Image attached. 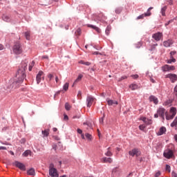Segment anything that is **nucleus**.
I'll return each mask as SVG.
<instances>
[{
    "mask_svg": "<svg viewBox=\"0 0 177 177\" xmlns=\"http://www.w3.org/2000/svg\"><path fill=\"white\" fill-rule=\"evenodd\" d=\"M27 63L28 62H21V67L16 74V77L18 79V80L15 81L14 79L10 80L7 86V89L12 91V89H16V88H19V84H21L26 77V70H27L28 66Z\"/></svg>",
    "mask_w": 177,
    "mask_h": 177,
    "instance_id": "f257e3e1",
    "label": "nucleus"
},
{
    "mask_svg": "<svg viewBox=\"0 0 177 177\" xmlns=\"http://www.w3.org/2000/svg\"><path fill=\"white\" fill-rule=\"evenodd\" d=\"M12 50L15 55H21V53H23L21 44H20V43H16L13 46Z\"/></svg>",
    "mask_w": 177,
    "mask_h": 177,
    "instance_id": "f03ea898",
    "label": "nucleus"
},
{
    "mask_svg": "<svg viewBox=\"0 0 177 177\" xmlns=\"http://www.w3.org/2000/svg\"><path fill=\"white\" fill-rule=\"evenodd\" d=\"M49 175L51 177H59V173L57 172V169L53 167V165H50L49 167Z\"/></svg>",
    "mask_w": 177,
    "mask_h": 177,
    "instance_id": "7ed1b4c3",
    "label": "nucleus"
},
{
    "mask_svg": "<svg viewBox=\"0 0 177 177\" xmlns=\"http://www.w3.org/2000/svg\"><path fill=\"white\" fill-rule=\"evenodd\" d=\"M42 80L43 81L45 80V75H44V72L42 71H39L36 76L37 84H40Z\"/></svg>",
    "mask_w": 177,
    "mask_h": 177,
    "instance_id": "20e7f679",
    "label": "nucleus"
},
{
    "mask_svg": "<svg viewBox=\"0 0 177 177\" xmlns=\"http://www.w3.org/2000/svg\"><path fill=\"white\" fill-rule=\"evenodd\" d=\"M163 156L165 158L169 160V158H172V157H174V151L171 149H167L164 151Z\"/></svg>",
    "mask_w": 177,
    "mask_h": 177,
    "instance_id": "39448f33",
    "label": "nucleus"
},
{
    "mask_svg": "<svg viewBox=\"0 0 177 177\" xmlns=\"http://www.w3.org/2000/svg\"><path fill=\"white\" fill-rule=\"evenodd\" d=\"M96 99L92 97L91 95H88L86 97V106L87 107H91L93 103H95Z\"/></svg>",
    "mask_w": 177,
    "mask_h": 177,
    "instance_id": "423d86ee",
    "label": "nucleus"
},
{
    "mask_svg": "<svg viewBox=\"0 0 177 177\" xmlns=\"http://www.w3.org/2000/svg\"><path fill=\"white\" fill-rule=\"evenodd\" d=\"M165 78H169L171 82H172L173 84H174V82L177 81V75H176V74H174V73H169V74L166 75Z\"/></svg>",
    "mask_w": 177,
    "mask_h": 177,
    "instance_id": "0eeeda50",
    "label": "nucleus"
},
{
    "mask_svg": "<svg viewBox=\"0 0 177 177\" xmlns=\"http://www.w3.org/2000/svg\"><path fill=\"white\" fill-rule=\"evenodd\" d=\"M166 120H172L176 115V111H167L165 113Z\"/></svg>",
    "mask_w": 177,
    "mask_h": 177,
    "instance_id": "6e6552de",
    "label": "nucleus"
},
{
    "mask_svg": "<svg viewBox=\"0 0 177 177\" xmlns=\"http://www.w3.org/2000/svg\"><path fill=\"white\" fill-rule=\"evenodd\" d=\"M151 9H153V7H150L148 10H147V12L142 14L140 16H138L137 17L138 20H140V19H144L145 17H147V16H151V12H150L151 10Z\"/></svg>",
    "mask_w": 177,
    "mask_h": 177,
    "instance_id": "1a4fd4ad",
    "label": "nucleus"
},
{
    "mask_svg": "<svg viewBox=\"0 0 177 177\" xmlns=\"http://www.w3.org/2000/svg\"><path fill=\"white\" fill-rule=\"evenodd\" d=\"M162 70L164 72L174 71V70H175V67L174 66H169L168 64H166V65L162 66Z\"/></svg>",
    "mask_w": 177,
    "mask_h": 177,
    "instance_id": "9d476101",
    "label": "nucleus"
},
{
    "mask_svg": "<svg viewBox=\"0 0 177 177\" xmlns=\"http://www.w3.org/2000/svg\"><path fill=\"white\" fill-rule=\"evenodd\" d=\"M152 38L155 39V41H160L161 39L162 38V33L160 32H156L152 35Z\"/></svg>",
    "mask_w": 177,
    "mask_h": 177,
    "instance_id": "9b49d317",
    "label": "nucleus"
},
{
    "mask_svg": "<svg viewBox=\"0 0 177 177\" xmlns=\"http://www.w3.org/2000/svg\"><path fill=\"white\" fill-rule=\"evenodd\" d=\"M140 120L143 121L147 125H151L153 123L151 119H147V118L143 116L140 117Z\"/></svg>",
    "mask_w": 177,
    "mask_h": 177,
    "instance_id": "f8f14e48",
    "label": "nucleus"
},
{
    "mask_svg": "<svg viewBox=\"0 0 177 177\" xmlns=\"http://www.w3.org/2000/svg\"><path fill=\"white\" fill-rule=\"evenodd\" d=\"M15 167H17V168H19L21 171H26V166L24 165V164L16 161L15 162Z\"/></svg>",
    "mask_w": 177,
    "mask_h": 177,
    "instance_id": "ddd939ff",
    "label": "nucleus"
},
{
    "mask_svg": "<svg viewBox=\"0 0 177 177\" xmlns=\"http://www.w3.org/2000/svg\"><path fill=\"white\" fill-rule=\"evenodd\" d=\"M129 156H131V157H135V156L138 157V156H139V149H133L129 151Z\"/></svg>",
    "mask_w": 177,
    "mask_h": 177,
    "instance_id": "4468645a",
    "label": "nucleus"
},
{
    "mask_svg": "<svg viewBox=\"0 0 177 177\" xmlns=\"http://www.w3.org/2000/svg\"><path fill=\"white\" fill-rule=\"evenodd\" d=\"M108 106H117L118 104V101L113 100L110 99L106 100Z\"/></svg>",
    "mask_w": 177,
    "mask_h": 177,
    "instance_id": "2eb2a0df",
    "label": "nucleus"
},
{
    "mask_svg": "<svg viewBox=\"0 0 177 177\" xmlns=\"http://www.w3.org/2000/svg\"><path fill=\"white\" fill-rule=\"evenodd\" d=\"M101 162L103 163L111 164V162H113V159L111 158L104 157V158H101Z\"/></svg>",
    "mask_w": 177,
    "mask_h": 177,
    "instance_id": "dca6fc26",
    "label": "nucleus"
},
{
    "mask_svg": "<svg viewBox=\"0 0 177 177\" xmlns=\"http://www.w3.org/2000/svg\"><path fill=\"white\" fill-rule=\"evenodd\" d=\"M98 20H100V21H104V20H107V17L105 16L103 12H100L98 16Z\"/></svg>",
    "mask_w": 177,
    "mask_h": 177,
    "instance_id": "f3484780",
    "label": "nucleus"
},
{
    "mask_svg": "<svg viewBox=\"0 0 177 177\" xmlns=\"http://www.w3.org/2000/svg\"><path fill=\"white\" fill-rule=\"evenodd\" d=\"M149 101L153 102V103H154V104H158V98H157V97H156L154 95H151L149 97Z\"/></svg>",
    "mask_w": 177,
    "mask_h": 177,
    "instance_id": "a211bd4d",
    "label": "nucleus"
},
{
    "mask_svg": "<svg viewBox=\"0 0 177 177\" xmlns=\"http://www.w3.org/2000/svg\"><path fill=\"white\" fill-rule=\"evenodd\" d=\"M172 44H174V41L171 39H168L167 41H165L163 42V46H165V48H169Z\"/></svg>",
    "mask_w": 177,
    "mask_h": 177,
    "instance_id": "6ab92c4d",
    "label": "nucleus"
},
{
    "mask_svg": "<svg viewBox=\"0 0 177 177\" xmlns=\"http://www.w3.org/2000/svg\"><path fill=\"white\" fill-rule=\"evenodd\" d=\"M167 132V129L165 127H162L160 129L159 131L158 132V135L160 136L161 135H164Z\"/></svg>",
    "mask_w": 177,
    "mask_h": 177,
    "instance_id": "aec40b11",
    "label": "nucleus"
},
{
    "mask_svg": "<svg viewBox=\"0 0 177 177\" xmlns=\"http://www.w3.org/2000/svg\"><path fill=\"white\" fill-rule=\"evenodd\" d=\"M27 174L31 176H35V169L34 168H30L29 170H28Z\"/></svg>",
    "mask_w": 177,
    "mask_h": 177,
    "instance_id": "412c9836",
    "label": "nucleus"
},
{
    "mask_svg": "<svg viewBox=\"0 0 177 177\" xmlns=\"http://www.w3.org/2000/svg\"><path fill=\"white\" fill-rule=\"evenodd\" d=\"M88 27H89L90 28H93V30H95V31H97V32H100V28H99L97 26H93V25H87Z\"/></svg>",
    "mask_w": 177,
    "mask_h": 177,
    "instance_id": "4be33fe9",
    "label": "nucleus"
},
{
    "mask_svg": "<svg viewBox=\"0 0 177 177\" xmlns=\"http://www.w3.org/2000/svg\"><path fill=\"white\" fill-rule=\"evenodd\" d=\"M138 86L137 84H133L129 86V88L131 89V91H135L138 89Z\"/></svg>",
    "mask_w": 177,
    "mask_h": 177,
    "instance_id": "5701e85b",
    "label": "nucleus"
},
{
    "mask_svg": "<svg viewBox=\"0 0 177 177\" xmlns=\"http://www.w3.org/2000/svg\"><path fill=\"white\" fill-rule=\"evenodd\" d=\"M68 86H69V84L68 82H66L64 84L63 86V90L65 91V92H67L68 91Z\"/></svg>",
    "mask_w": 177,
    "mask_h": 177,
    "instance_id": "b1692460",
    "label": "nucleus"
},
{
    "mask_svg": "<svg viewBox=\"0 0 177 177\" xmlns=\"http://www.w3.org/2000/svg\"><path fill=\"white\" fill-rule=\"evenodd\" d=\"M110 31H111V26H108L106 27V30H105V32H106V35H110Z\"/></svg>",
    "mask_w": 177,
    "mask_h": 177,
    "instance_id": "393cba45",
    "label": "nucleus"
},
{
    "mask_svg": "<svg viewBox=\"0 0 177 177\" xmlns=\"http://www.w3.org/2000/svg\"><path fill=\"white\" fill-rule=\"evenodd\" d=\"M82 80V75H80L75 80L73 85H75V84H77V82H80V81Z\"/></svg>",
    "mask_w": 177,
    "mask_h": 177,
    "instance_id": "a878e982",
    "label": "nucleus"
},
{
    "mask_svg": "<svg viewBox=\"0 0 177 177\" xmlns=\"http://www.w3.org/2000/svg\"><path fill=\"white\" fill-rule=\"evenodd\" d=\"M42 135H44V136H49V129H46L44 131H41Z\"/></svg>",
    "mask_w": 177,
    "mask_h": 177,
    "instance_id": "bb28decb",
    "label": "nucleus"
},
{
    "mask_svg": "<svg viewBox=\"0 0 177 177\" xmlns=\"http://www.w3.org/2000/svg\"><path fill=\"white\" fill-rule=\"evenodd\" d=\"M25 37L26 38V39L28 41H30V31H27L25 32Z\"/></svg>",
    "mask_w": 177,
    "mask_h": 177,
    "instance_id": "cd10ccee",
    "label": "nucleus"
},
{
    "mask_svg": "<svg viewBox=\"0 0 177 177\" xmlns=\"http://www.w3.org/2000/svg\"><path fill=\"white\" fill-rule=\"evenodd\" d=\"M2 19L4 21H10V17H9V16H8V15H3L2 17Z\"/></svg>",
    "mask_w": 177,
    "mask_h": 177,
    "instance_id": "c85d7f7f",
    "label": "nucleus"
},
{
    "mask_svg": "<svg viewBox=\"0 0 177 177\" xmlns=\"http://www.w3.org/2000/svg\"><path fill=\"white\" fill-rule=\"evenodd\" d=\"M83 125L84 127H88V128H92V123L89 122H86L83 123Z\"/></svg>",
    "mask_w": 177,
    "mask_h": 177,
    "instance_id": "c756f323",
    "label": "nucleus"
},
{
    "mask_svg": "<svg viewBox=\"0 0 177 177\" xmlns=\"http://www.w3.org/2000/svg\"><path fill=\"white\" fill-rule=\"evenodd\" d=\"M65 109H66V110H67V111H70V110L71 109V105H70V104H68V102H66L65 104Z\"/></svg>",
    "mask_w": 177,
    "mask_h": 177,
    "instance_id": "7c9ffc66",
    "label": "nucleus"
},
{
    "mask_svg": "<svg viewBox=\"0 0 177 177\" xmlns=\"http://www.w3.org/2000/svg\"><path fill=\"white\" fill-rule=\"evenodd\" d=\"M105 156H106L107 157H111V156H113V153L110 151V147L108 148V151L106 153H105Z\"/></svg>",
    "mask_w": 177,
    "mask_h": 177,
    "instance_id": "2f4dec72",
    "label": "nucleus"
},
{
    "mask_svg": "<svg viewBox=\"0 0 177 177\" xmlns=\"http://www.w3.org/2000/svg\"><path fill=\"white\" fill-rule=\"evenodd\" d=\"M85 136H86V139H88L89 141L92 140V139H93L92 135H91L88 133H86L85 134Z\"/></svg>",
    "mask_w": 177,
    "mask_h": 177,
    "instance_id": "473e14b6",
    "label": "nucleus"
},
{
    "mask_svg": "<svg viewBox=\"0 0 177 177\" xmlns=\"http://www.w3.org/2000/svg\"><path fill=\"white\" fill-rule=\"evenodd\" d=\"M31 153V151L26 150L25 152H24L23 156L24 157H28V155Z\"/></svg>",
    "mask_w": 177,
    "mask_h": 177,
    "instance_id": "72a5a7b5",
    "label": "nucleus"
},
{
    "mask_svg": "<svg viewBox=\"0 0 177 177\" xmlns=\"http://www.w3.org/2000/svg\"><path fill=\"white\" fill-rule=\"evenodd\" d=\"M167 10V6H164L161 9L162 16H165V11Z\"/></svg>",
    "mask_w": 177,
    "mask_h": 177,
    "instance_id": "f704fd0d",
    "label": "nucleus"
},
{
    "mask_svg": "<svg viewBox=\"0 0 177 177\" xmlns=\"http://www.w3.org/2000/svg\"><path fill=\"white\" fill-rule=\"evenodd\" d=\"M35 64V62L32 61L30 64H29V71H31L32 70V68L34 67Z\"/></svg>",
    "mask_w": 177,
    "mask_h": 177,
    "instance_id": "c9c22d12",
    "label": "nucleus"
},
{
    "mask_svg": "<svg viewBox=\"0 0 177 177\" xmlns=\"http://www.w3.org/2000/svg\"><path fill=\"white\" fill-rule=\"evenodd\" d=\"M118 172H120V170L118 169V168H115V169H113V171H112V174H113V175H117V174H118Z\"/></svg>",
    "mask_w": 177,
    "mask_h": 177,
    "instance_id": "e433bc0d",
    "label": "nucleus"
},
{
    "mask_svg": "<svg viewBox=\"0 0 177 177\" xmlns=\"http://www.w3.org/2000/svg\"><path fill=\"white\" fill-rule=\"evenodd\" d=\"M115 13L117 14V15H120V13H121V12H122V8H116L115 9Z\"/></svg>",
    "mask_w": 177,
    "mask_h": 177,
    "instance_id": "4c0bfd02",
    "label": "nucleus"
},
{
    "mask_svg": "<svg viewBox=\"0 0 177 177\" xmlns=\"http://www.w3.org/2000/svg\"><path fill=\"white\" fill-rule=\"evenodd\" d=\"M75 35L77 37H80L81 35V28H77L76 32H75Z\"/></svg>",
    "mask_w": 177,
    "mask_h": 177,
    "instance_id": "58836bf2",
    "label": "nucleus"
},
{
    "mask_svg": "<svg viewBox=\"0 0 177 177\" xmlns=\"http://www.w3.org/2000/svg\"><path fill=\"white\" fill-rule=\"evenodd\" d=\"M145 128H146V125H145V124H141V125L139 126V129L140 131H145Z\"/></svg>",
    "mask_w": 177,
    "mask_h": 177,
    "instance_id": "ea45409f",
    "label": "nucleus"
},
{
    "mask_svg": "<svg viewBox=\"0 0 177 177\" xmlns=\"http://www.w3.org/2000/svg\"><path fill=\"white\" fill-rule=\"evenodd\" d=\"M165 171H167V172H171V166H169V165H167Z\"/></svg>",
    "mask_w": 177,
    "mask_h": 177,
    "instance_id": "a19ab883",
    "label": "nucleus"
},
{
    "mask_svg": "<svg viewBox=\"0 0 177 177\" xmlns=\"http://www.w3.org/2000/svg\"><path fill=\"white\" fill-rule=\"evenodd\" d=\"M156 46H158V44H153V45L151 46V50H154L156 49Z\"/></svg>",
    "mask_w": 177,
    "mask_h": 177,
    "instance_id": "79ce46f5",
    "label": "nucleus"
},
{
    "mask_svg": "<svg viewBox=\"0 0 177 177\" xmlns=\"http://www.w3.org/2000/svg\"><path fill=\"white\" fill-rule=\"evenodd\" d=\"M127 78H128V76H122V77H121L120 79H119V82H121V81H122V80H127Z\"/></svg>",
    "mask_w": 177,
    "mask_h": 177,
    "instance_id": "37998d69",
    "label": "nucleus"
},
{
    "mask_svg": "<svg viewBox=\"0 0 177 177\" xmlns=\"http://www.w3.org/2000/svg\"><path fill=\"white\" fill-rule=\"evenodd\" d=\"M171 103H172V101L169 100L165 103V106H171Z\"/></svg>",
    "mask_w": 177,
    "mask_h": 177,
    "instance_id": "c03bdc74",
    "label": "nucleus"
},
{
    "mask_svg": "<svg viewBox=\"0 0 177 177\" xmlns=\"http://www.w3.org/2000/svg\"><path fill=\"white\" fill-rule=\"evenodd\" d=\"M131 77L133 78L134 80H138V78H139V75H132Z\"/></svg>",
    "mask_w": 177,
    "mask_h": 177,
    "instance_id": "a18cd8bd",
    "label": "nucleus"
},
{
    "mask_svg": "<svg viewBox=\"0 0 177 177\" xmlns=\"http://www.w3.org/2000/svg\"><path fill=\"white\" fill-rule=\"evenodd\" d=\"M77 97L79 99H82V98L81 91H78V93H77Z\"/></svg>",
    "mask_w": 177,
    "mask_h": 177,
    "instance_id": "49530a36",
    "label": "nucleus"
},
{
    "mask_svg": "<svg viewBox=\"0 0 177 177\" xmlns=\"http://www.w3.org/2000/svg\"><path fill=\"white\" fill-rule=\"evenodd\" d=\"M64 121H68V116L66 114L64 115Z\"/></svg>",
    "mask_w": 177,
    "mask_h": 177,
    "instance_id": "de8ad7c7",
    "label": "nucleus"
},
{
    "mask_svg": "<svg viewBox=\"0 0 177 177\" xmlns=\"http://www.w3.org/2000/svg\"><path fill=\"white\" fill-rule=\"evenodd\" d=\"M48 77L49 78V81H52V78H53V75L48 74Z\"/></svg>",
    "mask_w": 177,
    "mask_h": 177,
    "instance_id": "09e8293b",
    "label": "nucleus"
},
{
    "mask_svg": "<svg viewBox=\"0 0 177 177\" xmlns=\"http://www.w3.org/2000/svg\"><path fill=\"white\" fill-rule=\"evenodd\" d=\"M170 60H171L173 63H175V62H176V59L174 58V56H170Z\"/></svg>",
    "mask_w": 177,
    "mask_h": 177,
    "instance_id": "8fccbe9b",
    "label": "nucleus"
},
{
    "mask_svg": "<svg viewBox=\"0 0 177 177\" xmlns=\"http://www.w3.org/2000/svg\"><path fill=\"white\" fill-rule=\"evenodd\" d=\"M73 120H75V118H81V115L79 114V115H75L73 117Z\"/></svg>",
    "mask_w": 177,
    "mask_h": 177,
    "instance_id": "3c124183",
    "label": "nucleus"
},
{
    "mask_svg": "<svg viewBox=\"0 0 177 177\" xmlns=\"http://www.w3.org/2000/svg\"><path fill=\"white\" fill-rule=\"evenodd\" d=\"M160 175H161V172L158 171V172L156 173L155 177H158V176H160Z\"/></svg>",
    "mask_w": 177,
    "mask_h": 177,
    "instance_id": "603ef678",
    "label": "nucleus"
},
{
    "mask_svg": "<svg viewBox=\"0 0 177 177\" xmlns=\"http://www.w3.org/2000/svg\"><path fill=\"white\" fill-rule=\"evenodd\" d=\"M167 2H169V5H174V0H167Z\"/></svg>",
    "mask_w": 177,
    "mask_h": 177,
    "instance_id": "864d4df0",
    "label": "nucleus"
},
{
    "mask_svg": "<svg viewBox=\"0 0 177 177\" xmlns=\"http://www.w3.org/2000/svg\"><path fill=\"white\" fill-rule=\"evenodd\" d=\"M84 64L85 66H91V63L89 62H84Z\"/></svg>",
    "mask_w": 177,
    "mask_h": 177,
    "instance_id": "5fc2aeb1",
    "label": "nucleus"
},
{
    "mask_svg": "<svg viewBox=\"0 0 177 177\" xmlns=\"http://www.w3.org/2000/svg\"><path fill=\"white\" fill-rule=\"evenodd\" d=\"M169 111H176V108L175 107H171L169 110Z\"/></svg>",
    "mask_w": 177,
    "mask_h": 177,
    "instance_id": "6e6d98bb",
    "label": "nucleus"
},
{
    "mask_svg": "<svg viewBox=\"0 0 177 177\" xmlns=\"http://www.w3.org/2000/svg\"><path fill=\"white\" fill-rule=\"evenodd\" d=\"M77 133H80V135H82V130L81 129H77Z\"/></svg>",
    "mask_w": 177,
    "mask_h": 177,
    "instance_id": "4d7b16f0",
    "label": "nucleus"
},
{
    "mask_svg": "<svg viewBox=\"0 0 177 177\" xmlns=\"http://www.w3.org/2000/svg\"><path fill=\"white\" fill-rule=\"evenodd\" d=\"M176 54V52H175V51L170 52V56H174Z\"/></svg>",
    "mask_w": 177,
    "mask_h": 177,
    "instance_id": "13d9d810",
    "label": "nucleus"
},
{
    "mask_svg": "<svg viewBox=\"0 0 177 177\" xmlns=\"http://www.w3.org/2000/svg\"><path fill=\"white\" fill-rule=\"evenodd\" d=\"M93 55H102V53L100 52L95 51L93 53Z\"/></svg>",
    "mask_w": 177,
    "mask_h": 177,
    "instance_id": "bf43d9fd",
    "label": "nucleus"
},
{
    "mask_svg": "<svg viewBox=\"0 0 177 177\" xmlns=\"http://www.w3.org/2000/svg\"><path fill=\"white\" fill-rule=\"evenodd\" d=\"M171 175L173 177H177V174L174 171L171 173Z\"/></svg>",
    "mask_w": 177,
    "mask_h": 177,
    "instance_id": "052dcab7",
    "label": "nucleus"
},
{
    "mask_svg": "<svg viewBox=\"0 0 177 177\" xmlns=\"http://www.w3.org/2000/svg\"><path fill=\"white\" fill-rule=\"evenodd\" d=\"M167 63H168L169 64H171V63H174V61H172V59H169V60L167 61Z\"/></svg>",
    "mask_w": 177,
    "mask_h": 177,
    "instance_id": "680f3d73",
    "label": "nucleus"
},
{
    "mask_svg": "<svg viewBox=\"0 0 177 177\" xmlns=\"http://www.w3.org/2000/svg\"><path fill=\"white\" fill-rule=\"evenodd\" d=\"M0 150H6V147H0Z\"/></svg>",
    "mask_w": 177,
    "mask_h": 177,
    "instance_id": "e2e57ef3",
    "label": "nucleus"
},
{
    "mask_svg": "<svg viewBox=\"0 0 177 177\" xmlns=\"http://www.w3.org/2000/svg\"><path fill=\"white\" fill-rule=\"evenodd\" d=\"M0 50H3V45L0 44Z\"/></svg>",
    "mask_w": 177,
    "mask_h": 177,
    "instance_id": "0e129e2a",
    "label": "nucleus"
},
{
    "mask_svg": "<svg viewBox=\"0 0 177 177\" xmlns=\"http://www.w3.org/2000/svg\"><path fill=\"white\" fill-rule=\"evenodd\" d=\"M81 138L82 139H85V135H84V133H81Z\"/></svg>",
    "mask_w": 177,
    "mask_h": 177,
    "instance_id": "69168bd1",
    "label": "nucleus"
},
{
    "mask_svg": "<svg viewBox=\"0 0 177 177\" xmlns=\"http://www.w3.org/2000/svg\"><path fill=\"white\" fill-rule=\"evenodd\" d=\"M42 59H49V57H48L47 55H44L42 57Z\"/></svg>",
    "mask_w": 177,
    "mask_h": 177,
    "instance_id": "338daca9",
    "label": "nucleus"
},
{
    "mask_svg": "<svg viewBox=\"0 0 177 177\" xmlns=\"http://www.w3.org/2000/svg\"><path fill=\"white\" fill-rule=\"evenodd\" d=\"M174 140H176V142H177V134L174 135Z\"/></svg>",
    "mask_w": 177,
    "mask_h": 177,
    "instance_id": "774afa93",
    "label": "nucleus"
}]
</instances>
